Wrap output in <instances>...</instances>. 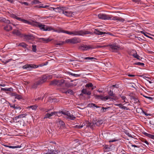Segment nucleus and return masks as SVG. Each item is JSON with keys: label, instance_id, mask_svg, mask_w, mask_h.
<instances>
[{"label": "nucleus", "instance_id": "13d9d810", "mask_svg": "<svg viewBox=\"0 0 154 154\" xmlns=\"http://www.w3.org/2000/svg\"><path fill=\"white\" fill-rule=\"evenodd\" d=\"M2 90H3L4 91H9L10 89L9 88H2L1 89Z\"/></svg>", "mask_w": 154, "mask_h": 154}, {"label": "nucleus", "instance_id": "4d7b16f0", "mask_svg": "<svg viewBox=\"0 0 154 154\" xmlns=\"http://www.w3.org/2000/svg\"><path fill=\"white\" fill-rule=\"evenodd\" d=\"M39 109L41 111L43 112H45L46 110V109L44 108L40 107Z\"/></svg>", "mask_w": 154, "mask_h": 154}, {"label": "nucleus", "instance_id": "5fc2aeb1", "mask_svg": "<svg viewBox=\"0 0 154 154\" xmlns=\"http://www.w3.org/2000/svg\"><path fill=\"white\" fill-rule=\"evenodd\" d=\"M20 3H21L22 4H24L26 5H29L28 3L26 2H19Z\"/></svg>", "mask_w": 154, "mask_h": 154}, {"label": "nucleus", "instance_id": "f704fd0d", "mask_svg": "<svg viewBox=\"0 0 154 154\" xmlns=\"http://www.w3.org/2000/svg\"><path fill=\"white\" fill-rule=\"evenodd\" d=\"M69 112L67 111H61V112H59L60 113H61L65 115H66L67 116Z\"/></svg>", "mask_w": 154, "mask_h": 154}, {"label": "nucleus", "instance_id": "a19ab883", "mask_svg": "<svg viewBox=\"0 0 154 154\" xmlns=\"http://www.w3.org/2000/svg\"><path fill=\"white\" fill-rule=\"evenodd\" d=\"M88 106L91 107H93V106H94L96 107V108L99 107V106H97L94 103H91V104H88Z\"/></svg>", "mask_w": 154, "mask_h": 154}, {"label": "nucleus", "instance_id": "1a4fd4ad", "mask_svg": "<svg viewBox=\"0 0 154 154\" xmlns=\"http://www.w3.org/2000/svg\"><path fill=\"white\" fill-rule=\"evenodd\" d=\"M48 79V76L46 75H44L41 77L38 81L40 85H41L45 83Z\"/></svg>", "mask_w": 154, "mask_h": 154}, {"label": "nucleus", "instance_id": "6ab92c4d", "mask_svg": "<svg viewBox=\"0 0 154 154\" xmlns=\"http://www.w3.org/2000/svg\"><path fill=\"white\" fill-rule=\"evenodd\" d=\"M0 22H4L7 24H10V22L9 20H6L3 17H0Z\"/></svg>", "mask_w": 154, "mask_h": 154}, {"label": "nucleus", "instance_id": "dca6fc26", "mask_svg": "<svg viewBox=\"0 0 154 154\" xmlns=\"http://www.w3.org/2000/svg\"><path fill=\"white\" fill-rule=\"evenodd\" d=\"M27 115V114H22L19 115L18 116H16L14 118L15 120L17 122V119L19 118H25L26 116Z\"/></svg>", "mask_w": 154, "mask_h": 154}, {"label": "nucleus", "instance_id": "2f4dec72", "mask_svg": "<svg viewBox=\"0 0 154 154\" xmlns=\"http://www.w3.org/2000/svg\"><path fill=\"white\" fill-rule=\"evenodd\" d=\"M85 86L87 88H91V90H93L94 89V88L93 87V85L91 83H89L86 84V85H85Z\"/></svg>", "mask_w": 154, "mask_h": 154}, {"label": "nucleus", "instance_id": "20e7f679", "mask_svg": "<svg viewBox=\"0 0 154 154\" xmlns=\"http://www.w3.org/2000/svg\"><path fill=\"white\" fill-rule=\"evenodd\" d=\"M129 54L133 56L134 58L137 59L138 60H140L142 58L140 57L138 54H137L136 51L134 50H132L129 53Z\"/></svg>", "mask_w": 154, "mask_h": 154}, {"label": "nucleus", "instance_id": "2eb2a0df", "mask_svg": "<svg viewBox=\"0 0 154 154\" xmlns=\"http://www.w3.org/2000/svg\"><path fill=\"white\" fill-rule=\"evenodd\" d=\"M23 37L25 39L28 40L33 39L34 38V36L31 35H24Z\"/></svg>", "mask_w": 154, "mask_h": 154}, {"label": "nucleus", "instance_id": "f3484780", "mask_svg": "<svg viewBox=\"0 0 154 154\" xmlns=\"http://www.w3.org/2000/svg\"><path fill=\"white\" fill-rule=\"evenodd\" d=\"M12 29V27L9 24H8L4 27V29L7 31H9L11 30Z\"/></svg>", "mask_w": 154, "mask_h": 154}, {"label": "nucleus", "instance_id": "7c9ffc66", "mask_svg": "<svg viewBox=\"0 0 154 154\" xmlns=\"http://www.w3.org/2000/svg\"><path fill=\"white\" fill-rule=\"evenodd\" d=\"M37 107L38 106L36 105H35L28 106V108H31L32 109V110H35L37 109Z\"/></svg>", "mask_w": 154, "mask_h": 154}, {"label": "nucleus", "instance_id": "a878e982", "mask_svg": "<svg viewBox=\"0 0 154 154\" xmlns=\"http://www.w3.org/2000/svg\"><path fill=\"white\" fill-rule=\"evenodd\" d=\"M67 73L69 75H71L72 76H74L75 77H79L80 75V74L73 73H72L71 72H68Z\"/></svg>", "mask_w": 154, "mask_h": 154}, {"label": "nucleus", "instance_id": "ea45409f", "mask_svg": "<svg viewBox=\"0 0 154 154\" xmlns=\"http://www.w3.org/2000/svg\"><path fill=\"white\" fill-rule=\"evenodd\" d=\"M117 20L120 22H123L125 21V19L121 17H118Z\"/></svg>", "mask_w": 154, "mask_h": 154}, {"label": "nucleus", "instance_id": "4468645a", "mask_svg": "<svg viewBox=\"0 0 154 154\" xmlns=\"http://www.w3.org/2000/svg\"><path fill=\"white\" fill-rule=\"evenodd\" d=\"M60 152V151L57 150H48L47 152L43 154H57Z\"/></svg>", "mask_w": 154, "mask_h": 154}, {"label": "nucleus", "instance_id": "5701e85b", "mask_svg": "<svg viewBox=\"0 0 154 154\" xmlns=\"http://www.w3.org/2000/svg\"><path fill=\"white\" fill-rule=\"evenodd\" d=\"M65 82V81L63 79L57 80V86H62L64 83Z\"/></svg>", "mask_w": 154, "mask_h": 154}, {"label": "nucleus", "instance_id": "f8f14e48", "mask_svg": "<svg viewBox=\"0 0 154 154\" xmlns=\"http://www.w3.org/2000/svg\"><path fill=\"white\" fill-rule=\"evenodd\" d=\"M108 94L109 95V96L111 97L110 99H112L114 100H116L117 99L116 97L115 96V94H113V91L111 90H110L108 93Z\"/></svg>", "mask_w": 154, "mask_h": 154}, {"label": "nucleus", "instance_id": "9d476101", "mask_svg": "<svg viewBox=\"0 0 154 154\" xmlns=\"http://www.w3.org/2000/svg\"><path fill=\"white\" fill-rule=\"evenodd\" d=\"M38 67V66H37L33 64H26V65L23 66V69H27V68H35Z\"/></svg>", "mask_w": 154, "mask_h": 154}, {"label": "nucleus", "instance_id": "aec40b11", "mask_svg": "<svg viewBox=\"0 0 154 154\" xmlns=\"http://www.w3.org/2000/svg\"><path fill=\"white\" fill-rule=\"evenodd\" d=\"M94 32V33L98 35H102V34L106 33L105 32L99 31L97 29H95Z\"/></svg>", "mask_w": 154, "mask_h": 154}, {"label": "nucleus", "instance_id": "473e14b6", "mask_svg": "<svg viewBox=\"0 0 154 154\" xmlns=\"http://www.w3.org/2000/svg\"><path fill=\"white\" fill-rule=\"evenodd\" d=\"M39 39H42L43 41H44V42L47 43L51 41L49 38H39Z\"/></svg>", "mask_w": 154, "mask_h": 154}, {"label": "nucleus", "instance_id": "c03bdc74", "mask_svg": "<svg viewBox=\"0 0 154 154\" xmlns=\"http://www.w3.org/2000/svg\"><path fill=\"white\" fill-rule=\"evenodd\" d=\"M143 96L144 97L148 99L149 100H150L152 101H153V98L151 97H148V96H145L144 95H143Z\"/></svg>", "mask_w": 154, "mask_h": 154}, {"label": "nucleus", "instance_id": "774afa93", "mask_svg": "<svg viewBox=\"0 0 154 154\" xmlns=\"http://www.w3.org/2000/svg\"><path fill=\"white\" fill-rule=\"evenodd\" d=\"M143 142H144V143H146L147 145H149V143L148 142L147 140H145L144 141H143Z\"/></svg>", "mask_w": 154, "mask_h": 154}, {"label": "nucleus", "instance_id": "864d4df0", "mask_svg": "<svg viewBox=\"0 0 154 154\" xmlns=\"http://www.w3.org/2000/svg\"><path fill=\"white\" fill-rule=\"evenodd\" d=\"M85 59V60H92L94 59H95L94 57H86L84 58Z\"/></svg>", "mask_w": 154, "mask_h": 154}, {"label": "nucleus", "instance_id": "e433bc0d", "mask_svg": "<svg viewBox=\"0 0 154 154\" xmlns=\"http://www.w3.org/2000/svg\"><path fill=\"white\" fill-rule=\"evenodd\" d=\"M21 146H8V148H12V149H14L16 148H20L21 147Z\"/></svg>", "mask_w": 154, "mask_h": 154}, {"label": "nucleus", "instance_id": "7ed1b4c3", "mask_svg": "<svg viewBox=\"0 0 154 154\" xmlns=\"http://www.w3.org/2000/svg\"><path fill=\"white\" fill-rule=\"evenodd\" d=\"M80 41V40L79 38L75 37L66 40L65 42L66 43H70L72 44H75L79 43Z\"/></svg>", "mask_w": 154, "mask_h": 154}, {"label": "nucleus", "instance_id": "37998d69", "mask_svg": "<svg viewBox=\"0 0 154 154\" xmlns=\"http://www.w3.org/2000/svg\"><path fill=\"white\" fill-rule=\"evenodd\" d=\"M15 98L18 99H20L22 98V96L20 95L16 94L15 95Z\"/></svg>", "mask_w": 154, "mask_h": 154}, {"label": "nucleus", "instance_id": "09e8293b", "mask_svg": "<svg viewBox=\"0 0 154 154\" xmlns=\"http://www.w3.org/2000/svg\"><path fill=\"white\" fill-rule=\"evenodd\" d=\"M32 3L34 4H37L40 3V2L37 0H34L32 2Z\"/></svg>", "mask_w": 154, "mask_h": 154}, {"label": "nucleus", "instance_id": "423d86ee", "mask_svg": "<svg viewBox=\"0 0 154 154\" xmlns=\"http://www.w3.org/2000/svg\"><path fill=\"white\" fill-rule=\"evenodd\" d=\"M99 19L103 20H109V15L105 14H100L98 15Z\"/></svg>", "mask_w": 154, "mask_h": 154}, {"label": "nucleus", "instance_id": "8fccbe9b", "mask_svg": "<svg viewBox=\"0 0 154 154\" xmlns=\"http://www.w3.org/2000/svg\"><path fill=\"white\" fill-rule=\"evenodd\" d=\"M11 107H12L14 109H18L20 108L19 106H16L15 105L13 106H11Z\"/></svg>", "mask_w": 154, "mask_h": 154}, {"label": "nucleus", "instance_id": "c756f323", "mask_svg": "<svg viewBox=\"0 0 154 154\" xmlns=\"http://www.w3.org/2000/svg\"><path fill=\"white\" fill-rule=\"evenodd\" d=\"M19 46H20L21 47L25 48H26L27 46V45L25 43L22 42L18 44V45Z\"/></svg>", "mask_w": 154, "mask_h": 154}, {"label": "nucleus", "instance_id": "393cba45", "mask_svg": "<svg viewBox=\"0 0 154 154\" xmlns=\"http://www.w3.org/2000/svg\"><path fill=\"white\" fill-rule=\"evenodd\" d=\"M40 83H39L38 81L34 83L32 85V88H33L35 89L37 88V86L38 85H40Z\"/></svg>", "mask_w": 154, "mask_h": 154}, {"label": "nucleus", "instance_id": "bb28decb", "mask_svg": "<svg viewBox=\"0 0 154 154\" xmlns=\"http://www.w3.org/2000/svg\"><path fill=\"white\" fill-rule=\"evenodd\" d=\"M144 134L146 136L150 138H151L154 139V135L148 133H147L146 132H145L144 133Z\"/></svg>", "mask_w": 154, "mask_h": 154}, {"label": "nucleus", "instance_id": "bf43d9fd", "mask_svg": "<svg viewBox=\"0 0 154 154\" xmlns=\"http://www.w3.org/2000/svg\"><path fill=\"white\" fill-rule=\"evenodd\" d=\"M122 109H124L127 110L129 109L127 107H126L125 106H122Z\"/></svg>", "mask_w": 154, "mask_h": 154}, {"label": "nucleus", "instance_id": "4be33fe9", "mask_svg": "<svg viewBox=\"0 0 154 154\" xmlns=\"http://www.w3.org/2000/svg\"><path fill=\"white\" fill-rule=\"evenodd\" d=\"M67 116V118L72 120H74L75 119V117L73 115L70 114L69 112Z\"/></svg>", "mask_w": 154, "mask_h": 154}, {"label": "nucleus", "instance_id": "49530a36", "mask_svg": "<svg viewBox=\"0 0 154 154\" xmlns=\"http://www.w3.org/2000/svg\"><path fill=\"white\" fill-rule=\"evenodd\" d=\"M110 108V107H106V108H105L104 107H103L102 108V109H103V111H102V112H106V110Z\"/></svg>", "mask_w": 154, "mask_h": 154}, {"label": "nucleus", "instance_id": "de8ad7c7", "mask_svg": "<svg viewBox=\"0 0 154 154\" xmlns=\"http://www.w3.org/2000/svg\"><path fill=\"white\" fill-rule=\"evenodd\" d=\"M140 32L141 33L143 34L145 36H146V37H148V35L146 34V33L148 34H149L150 35H151V34H149V33L145 32H143V31H140Z\"/></svg>", "mask_w": 154, "mask_h": 154}, {"label": "nucleus", "instance_id": "9b49d317", "mask_svg": "<svg viewBox=\"0 0 154 154\" xmlns=\"http://www.w3.org/2000/svg\"><path fill=\"white\" fill-rule=\"evenodd\" d=\"M109 46L113 50V51H117L119 49V47L115 44L110 45Z\"/></svg>", "mask_w": 154, "mask_h": 154}, {"label": "nucleus", "instance_id": "3c124183", "mask_svg": "<svg viewBox=\"0 0 154 154\" xmlns=\"http://www.w3.org/2000/svg\"><path fill=\"white\" fill-rule=\"evenodd\" d=\"M135 64L137 65H140V66H144V64L143 63H140V62H137L135 63Z\"/></svg>", "mask_w": 154, "mask_h": 154}, {"label": "nucleus", "instance_id": "603ef678", "mask_svg": "<svg viewBox=\"0 0 154 154\" xmlns=\"http://www.w3.org/2000/svg\"><path fill=\"white\" fill-rule=\"evenodd\" d=\"M49 7V5H45L43 6H39L38 7V8H47Z\"/></svg>", "mask_w": 154, "mask_h": 154}, {"label": "nucleus", "instance_id": "6e6552de", "mask_svg": "<svg viewBox=\"0 0 154 154\" xmlns=\"http://www.w3.org/2000/svg\"><path fill=\"white\" fill-rule=\"evenodd\" d=\"M95 97L97 99H100L101 100L105 101L110 99L111 98V97L109 96L103 97L101 95H95Z\"/></svg>", "mask_w": 154, "mask_h": 154}, {"label": "nucleus", "instance_id": "cd10ccee", "mask_svg": "<svg viewBox=\"0 0 154 154\" xmlns=\"http://www.w3.org/2000/svg\"><path fill=\"white\" fill-rule=\"evenodd\" d=\"M109 20H117L118 17L117 16H113L112 15H109Z\"/></svg>", "mask_w": 154, "mask_h": 154}, {"label": "nucleus", "instance_id": "0e129e2a", "mask_svg": "<svg viewBox=\"0 0 154 154\" xmlns=\"http://www.w3.org/2000/svg\"><path fill=\"white\" fill-rule=\"evenodd\" d=\"M56 112H52L51 113H50V115H51V116L54 115H55L56 114Z\"/></svg>", "mask_w": 154, "mask_h": 154}, {"label": "nucleus", "instance_id": "a211bd4d", "mask_svg": "<svg viewBox=\"0 0 154 154\" xmlns=\"http://www.w3.org/2000/svg\"><path fill=\"white\" fill-rule=\"evenodd\" d=\"M12 33L14 34L17 36H20L22 37L21 36V33L17 29H14L13 30L12 32Z\"/></svg>", "mask_w": 154, "mask_h": 154}, {"label": "nucleus", "instance_id": "0eeeda50", "mask_svg": "<svg viewBox=\"0 0 154 154\" xmlns=\"http://www.w3.org/2000/svg\"><path fill=\"white\" fill-rule=\"evenodd\" d=\"M51 8L53 9V10L57 12L63 14L66 8L63 7H59L56 8Z\"/></svg>", "mask_w": 154, "mask_h": 154}, {"label": "nucleus", "instance_id": "338daca9", "mask_svg": "<svg viewBox=\"0 0 154 154\" xmlns=\"http://www.w3.org/2000/svg\"><path fill=\"white\" fill-rule=\"evenodd\" d=\"M13 18H15L16 19L17 17L14 14H12L11 16Z\"/></svg>", "mask_w": 154, "mask_h": 154}, {"label": "nucleus", "instance_id": "39448f33", "mask_svg": "<svg viewBox=\"0 0 154 154\" xmlns=\"http://www.w3.org/2000/svg\"><path fill=\"white\" fill-rule=\"evenodd\" d=\"M92 48L90 45H86L82 44L79 46V48L81 50L85 51L89 49Z\"/></svg>", "mask_w": 154, "mask_h": 154}, {"label": "nucleus", "instance_id": "72a5a7b5", "mask_svg": "<svg viewBox=\"0 0 154 154\" xmlns=\"http://www.w3.org/2000/svg\"><path fill=\"white\" fill-rule=\"evenodd\" d=\"M64 93L66 94H69L71 95L73 94V91L71 89H69L66 91H65Z\"/></svg>", "mask_w": 154, "mask_h": 154}, {"label": "nucleus", "instance_id": "ddd939ff", "mask_svg": "<svg viewBox=\"0 0 154 154\" xmlns=\"http://www.w3.org/2000/svg\"><path fill=\"white\" fill-rule=\"evenodd\" d=\"M63 14H64L65 15L68 17H72L73 15L71 11L66 10V8L65 9Z\"/></svg>", "mask_w": 154, "mask_h": 154}, {"label": "nucleus", "instance_id": "052dcab7", "mask_svg": "<svg viewBox=\"0 0 154 154\" xmlns=\"http://www.w3.org/2000/svg\"><path fill=\"white\" fill-rule=\"evenodd\" d=\"M131 146H132V147H137V148H139V146H137V145H133V144H132L131 143Z\"/></svg>", "mask_w": 154, "mask_h": 154}, {"label": "nucleus", "instance_id": "680f3d73", "mask_svg": "<svg viewBox=\"0 0 154 154\" xmlns=\"http://www.w3.org/2000/svg\"><path fill=\"white\" fill-rule=\"evenodd\" d=\"M133 2H136V3H138L140 2V0H132Z\"/></svg>", "mask_w": 154, "mask_h": 154}, {"label": "nucleus", "instance_id": "79ce46f5", "mask_svg": "<svg viewBox=\"0 0 154 154\" xmlns=\"http://www.w3.org/2000/svg\"><path fill=\"white\" fill-rule=\"evenodd\" d=\"M131 99L134 100L135 103H137L139 101L138 99L134 97H132Z\"/></svg>", "mask_w": 154, "mask_h": 154}, {"label": "nucleus", "instance_id": "69168bd1", "mask_svg": "<svg viewBox=\"0 0 154 154\" xmlns=\"http://www.w3.org/2000/svg\"><path fill=\"white\" fill-rule=\"evenodd\" d=\"M126 134L128 136V137H132V136L131 135V134H130L129 133H126Z\"/></svg>", "mask_w": 154, "mask_h": 154}, {"label": "nucleus", "instance_id": "58836bf2", "mask_svg": "<svg viewBox=\"0 0 154 154\" xmlns=\"http://www.w3.org/2000/svg\"><path fill=\"white\" fill-rule=\"evenodd\" d=\"M64 43V42L62 41H60L59 42L57 43L56 44V45H62Z\"/></svg>", "mask_w": 154, "mask_h": 154}, {"label": "nucleus", "instance_id": "c9c22d12", "mask_svg": "<svg viewBox=\"0 0 154 154\" xmlns=\"http://www.w3.org/2000/svg\"><path fill=\"white\" fill-rule=\"evenodd\" d=\"M51 115L50 113H47L45 114V116L44 117L43 119H45L47 118H50V117H51Z\"/></svg>", "mask_w": 154, "mask_h": 154}, {"label": "nucleus", "instance_id": "e2e57ef3", "mask_svg": "<svg viewBox=\"0 0 154 154\" xmlns=\"http://www.w3.org/2000/svg\"><path fill=\"white\" fill-rule=\"evenodd\" d=\"M133 2H136V3H138L140 2V0H132Z\"/></svg>", "mask_w": 154, "mask_h": 154}, {"label": "nucleus", "instance_id": "f03ea898", "mask_svg": "<svg viewBox=\"0 0 154 154\" xmlns=\"http://www.w3.org/2000/svg\"><path fill=\"white\" fill-rule=\"evenodd\" d=\"M60 32L70 35H83L91 33L88 31L85 30H75L72 32H69L67 31L61 30Z\"/></svg>", "mask_w": 154, "mask_h": 154}, {"label": "nucleus", "instance_id": "a18cd8bd", "mask_svg": "<svg viewBox=\"0 0 154 154\" xmlns=\"http://www.w3.org/2000/svg\"><path fill=\"white\" fill-rule=\"evenodd\" d=\"M93 124L96 125L97 126H99L100 124L98 121H94L93 122Z\"/></svg>", "mask_w": 154, "mask_h": 154}, {"label": "nucleus", "instance_id": "b1692460", "mask_svg": "<svg viewBox=\"0 0 154 154\" xmlns=\"http://www.w3.org/2000/svg\"><path fill=\"white\" fill-rule=\"evenodd\" d=\"M82 92L84 94H86L88 95H90L91 94V92L90 91H87L86 89H83L82 91Z\"/></svg>", "mask_w": 154, "mask_h": 154}, {"label": "nucleus", "instance_id": "412c9836", "mask_svg": "<svg viewBox=\"0 0 154 154\" xmlns=\"http://www.w3.org/2000/svg\"><path fill=\"white\" fill-rule=\"evenodd\" d=\"M58 122L59 123V125H60V127L62 128L65 127V123L59 119H58Z\"/></svg>", "mask_w": 154, "mask_h": 154}, {"label": "nucleus", "instance_id": "c85d7f7f", "mask_svg": "<svg viewBox=\"0 0 154 154\" xmlns=\"http://www.w3.org/2000/svg\"><path fill=\"white\" fill-rule=\"evenodd\" d=\"M57 80H53V81H51V83H50V85H57Z\"/></svg>", "mask_w": 154, "mask_h": 154}, {"label": "nucleus", "instance_id": "f257e3e1", "mask_svg": "<svg viewBox=\"0 0 154 154\" xmlns=\"http://www.w3.org/2000/svg\"><path fill=\"white\" fill-rule=\"evenodd\" d=\"M17 20L19 21H21L22 22L26 24L39 27L40 29L44 31H49L51 29L49 27H48L47 26L42 24L40 23L35 22L34 21H28L19 17H17Z\"/></svg>", "mask_w": 154, "mask_h": 154}, {"label": "nucleus", "instance_id": "6e6d98bb", "mask_svg": "<svg viewBox=\"0 0 154 154\" xmlns=\"http://www.w3.org/2000/svg\"><path fill=\"white\" fill-rule=\"evenodd\" d=\"M12 60L11 59H8V60H6V61H2V63H5V64H6L7 63H8L9 61H10L11 60Z\"/></svg>", "mask_w": 154, "mask_h": 154}, {"label": "nucleus", "instance_id": "4c0bfd02", "mask_svg": "<svg viewBox=\"0 0 154 154\" xmlns=\"http://www.w3.org/2000/svg\"><path fill=\"white\" fill-rule=\"evenodd\" d=\"M32 51L33 52H35L36 51V46L35 45H32Z\"/></svg>", "mask_w": 154, "mask_h": 154}]
</instances>
